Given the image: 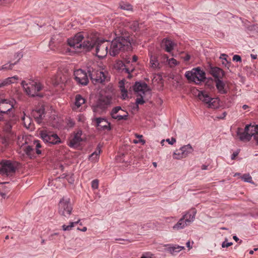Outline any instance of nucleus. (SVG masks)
<instances>
[{"instance_id":"obj_9","label":"nucleus","mask_w":258,"mask_h":258,"mask_svg":"<svg viewBox=\"0 0 258 258\" xmlns=\"http://www.w3.org/2000/svg\"><path fill=\"white\" fill-rule=\"evenodd\" d=\"M39 135L44 142L50 144L56 145L61 143V141L58 135L52 132L43 129L39 131Z\"/></svg>"},{"instance_id":"obj_16","label":"nucleus","mask_w":258,"mask_h":258,"mask_svg":"<svg viewBox=\"0 0 258 258\" xmlns=\"http://www.w3.org/2000/svg\"><path fill=\"white\" fill-rule=\"evenodd\" d=\"M82 132L81 131H78L74 135L73 138L71 140L69 146L71 147L76 148L78 147L80 143L85 140V137H82Z\"/></svg>"},{"instance_id":"obj_57","label":"nucleus","mask_w":258,"mask_h":258,"mask_svg":"<svg viewBox=\"0 0 258 258\" xmlns=\"http://www.w3.org/2000/svg\"><path fill=\"white\" fill-rule=\"evenodd\" d=\"M186 245L188 248L189 249H190L192 247V245H191V244H190V241H187L186 243Z\"/></svg>"},{"instance_id":"obj_32","label":"nucleus","mask_w":258,"mask_h":258,"mask_svg":"<svg viewBox=\"0 0 258 258\" xmlns=\"http://www.w3.org/2000/svg\"><path fill=\"white\" fill-rule=\"evenodd\" d=\"M149 56L150 57V67L153 69H156L158 68L159 63L157 60V57L155 55H153L151 52L149 53Z\"/></svg>"},{"instance_id":"obj_45","label":"nucleus","mask_w":258,"mask_h":258,"mask_svg":"<svg viewBox=\"0 0 258 258\" xmlns=\"http://www.w3.org/2000/svg\"><path fill=\"white\" fill-rule=\"evenodd\" d=\"M14 64V63H7L2 67L1 70H11Z\"/></svg>"},{"instance_id":"obj_5","label":"nucleus","mask_w":258,"mask_h":258,"mask_svg":"<svg viewBox=\"0 0 258 258\" xmlns=\"http://www.w3.org/2000/svg\"><path fill=\"white\" fill-rule=\"evenodd\" d=\"M197 97L204 103L207 107L212 109H218L221 107V101L218 97L212 98L205 91H199Z\"/></svg>"},{"instance_id":"obj_58","label":"nucleus","mask_w":258,"mask_h":258,"mask_svg":"<svg viewBox=\"0 0 258 258\" xmlns=\"http://www.w3.org/2000/svg\"><path fill=\"white\" fill-rule=\"evenodd\" d=\"M0 196H1L3 198H6V194L4 192H0Z\"/></svg>"},{"instance_id":"obj_54","label":"nucleus","mask_w":258,"mask_h":258,"mask_svg":"<svg viewBox=\"0 0 258 258\" xmlns=\"http://www.w3.org/2000/svg\"><path fill=\"white\" fill-rule=\"evenodd\" d=\"M239 154V152L238 151H235L233 153V154L231 155V158L232 160H234L235 159V158L236 157V156L238 155Z\"/></svg>"},{"instance_id":"obj_49","label":"nucleus","mask_w":258,"mask_h":258,"mask_svg":"<svg viewBox=\"0 0 258 258\" xmlns=\"http://www.w3.org/2000/svg\"><path fill=\"white\" fill-rule=\"evenodd\" d=\"M232 244V242H229L227 240H225L222 243V247H228L231 246Z\"/></svg>"},{"instance_id":"obj_22","label":"nucleus","mask_w":258,"mask_h":258,"mask_svg":"<svg viewBox=\"0 0 258 258\" xmlns=\"http://www.w3.org/2000/svg\"><path fill=\"white\" fill-rule=\"evenodd\" d=\"M32 115L35 119L36 121L40 123L44 117V108L43 107L38 109L34 110L32 111Z\"/></svg>"},{"instance_id":"obj_41","label":"nucleus","mask_w":258,"mask_h":258,"mask_svg":"<svg viewBox=\"0 0 258 258\" xmlns=\"http://www.w3.org/2000/svg\"><path fill=\"white\" fill-rule=\"evenodd\" d=\"M34 144L36 146V152L37 154L39 155L41 153V150L39 149L41 148V145L40 143V141L38 140H35L34 141Z\"/></svg>"},{"instance_id":"obj_4","label":"nucleus","mask_w":258,"mask_h":258,"mask_svg":"<svg viewBox=\"0 0 258 258\" xmlns=\"http://www.w3.org/2000/svg\"><path fill=\"white\" fill-rule=\"evenodd\" d=\"M134 90L137 97L136 104H143L151 96V91L145 83L136 82Z\"/></svg>"},{"instance_id":"obj_7","label":"nucleus","mask_w":258,"mask_h":258,"mask_svg":"<svg viewBox=\"0 0 258 258\" xmlns=\"http://www.w3.org/2000/svg\"><path fill=\"white\" fill-rule=\"evenodd\" d=\"M185 76L188 81L193 82L196 84H200L206 79L205 72L199 67L194 68L190 71L186 72Z\"/></svg>"},{"instance_id":"obj_50","label":"nucleus","mask_w":258,"mask_h":258,"mask_svg":"<svg viewBox=\"0 0 258 258\" xmlns=\"http://www.w3.org/2000/svg\"><path fill=\"white\" fill-rule=\"evenodd\" d=\"M153 255L150 253H146L144 254L141 258H154Z\"/></svg>"},{"instance_id":"obj_48","label":"nucleus","mask_w":258,"mask_h":258,"mask_svg":"<svg viewBox=\"0 0 258 258\" xmlns=\"http://www.w3.org/2000/svg\"><path fill=\"white\" fill-rule=\"evenodd\" d=\"M166 141L170 145H173L176 143V139L174 138H171V139H167Z\"/></svg>"},{"instance_id":"obj_46","label":"nucleus","mask_w":258,"mask_h":258,"mask_svg":"<svg viewBox=\"0 0 258 258\" xmlns=\"http://www.w3.org/2000/svg\"><path fill=\"white\" fill-rule=\"evenodd\" d=\"M123 116V115H125L126 116L125 117H123V118H121V120H126L127 118V117H128V112L125 111H124L123 110V111L122 112H119L118 113V114H117V116Z\"/></svg>"},{"instance_id":"obj_10","label":"nucleus","mask_w":258,"mask_h":258,"mask_svg":"<svg viewBox=\"0 0 258 258\" xmlns=\"http://www.w3.org/2000/svg\"><path fill=\"white\" fill-rule=\"evenodd\" d=\"M28 140H29V137L27 136H19L18 137L17 143L20 147V152H23L29 158L34 157V150L30 146L28 145Z\"/></svg>"},{"instance_id":"obj_40","label":"nucleus","mask_w":258,"mask_h":258,"mask_svg":"<svg viewBox=\"0 0 258 258\" xmlns=\"http://www.w3.org/2000/svg\"><path fill=\"white\" fill-rule=\"evenodd\" d=\"M241 178L242 180L245 182L251 183L252 182V177L249 174H245L241 176Z\"/></svg>"},{"instance_id":"obj_52","label":"nucleus","mask_w":258,"mask_h":258,"mask_svg":"<svg viewBox=\"0 0 258 258\" xmlns=\"http://www.w3.org/2000/svg\"><path fill=\"white\" fill-rule=\"evenodd\" d=\"M67 179L70 183H73L74 181V178L73 175L67 176Z\"/></svg>"},{"instance_id":"obj_26","label":"nucleus","mask_w":258,"mask_h":258,"mask_svg":"<svg viewBox=\"0 0 258 258\" xmlns=\"http://www.w3.org/2000/svg\"><path fill=\"white\" fill-rule=\"evenodd\" d=\"M22 120L23 122L24 126L26 128L30 130H33L34 128L32 119L29 116L24 114V115L22 117Z\"/></svg>"},{"instance_id":"obj_61","label":"nucleus","mask_w":258,"mask_h":258,"mask_svg":"<svg viewBox=\"0 0 258 258\" xmlns=\"http://www.w3.org/2000/svg\"><path fill=\"white\" fill-rule=\"evenodd\" d=\"M202 169L203 170H207L208 169V166L203 165L202 166Z\"/></svg>"},{"instance_id":"obj_13","label":"nucleus","mask_w":258,"mask_h":258,"mask_svg":"<svg viewBox=\"0 0 258 258\" xmlns=\"http://www.w3.org/2000/svg\"><path fill=\"white\" fill-rule=\"evenodd\" d=\"M16 101L13 99L4 98L0 97V118L10 112L14 107Z\"/></svg>"},{"instance_id":"obj_56","label":"nucleus","mask_w":258,"mask_h":258,"mask_svg":"<svg viewBox=\"0 0 258 258\" xmlns=\"http://www.w3.org/2000/svg\"><path fill=\"white\" fill-rule=\"evenodd\" d=\"M77 230L82 232H86L87 230L86 227H83L82 228H77Z\"/></svg>"},{"instance_id":"obj_37","label":"nucleus","mask_w":258,"mask_h":258,"mask_svg":"<svg viewBox=\"0 0 258 258\" xmlns=\"http://www.w3.org/2000/svg\"><path fill=\"white\" fill-rule=\"evenodd\" d=\"M104 109V107L100 104H96L93 106V110L95 115L102 113Z\"/></svg>"},{"instance_id":"obj_62","label":"nucleus","mask_w":258,"mask_h":258,"mask_svg":"<svg viewBox=\"0 0 258 258\" xmlns=\"http://www.w3.org/2000/svg\"><path fill=\"white\" fill-rule=\"evenodd\" d=\"M130 59H131V58L130 57H127V58H125V62L126 63H130Z\"/></svg>"},{"instance_id":"obj_12","label":"nucleus","mask_w":258,"mask_h":258,"mask_svg":"<svg viewBox=\"0 0 258 258\" xmlns=\"http://www.w3.org/2000/svg\"><path fill=\"white\" fill-rule=\"evenodd\" d=\"M90 76L94 84H102L109 80L108 73L104 69L94 70L91 72Z\"/></svg>"},{"instance_id":"obj_29","label":"nucleus","mask_w":258,"mask_h":258,"mask_svg":"<svg viewBox=\"0 0 258 258\" xmlns=\"http://www.w3.org/2000/svg\"><path fill=\"white\" fill-rule=\"evenodd\" d=\"M188 225L184 220V218H181L173 226L172 229L175 231H178L185 228Z\"/></svg>"},{"instance_id":"obj_34","label":"nucleus","mask_w":258,"mask_h":258,"mask_svg":"<svg viewBox=\"0 0 258 258\" xmlns=\"http://www.w3.org/2000/svg\"><path fill=\"white\" fill-rule=\"evenodd\" d=\"M80 222V219L78 220L76 222H70L68 225L64 224L62 226V229L63 231H70L72 228Z\"/></svg>"},{"instance_id":"obj_3","label":"nucleus","mask_w":258,"mask_h":258,"mask_svg":"<svg viewBox=\"0 0 258 258\" xmlns=\"http://www.w3.org/2000/svg\"><path fill=\"white\" fill-rule=\"evenodd\" d=\"M109 44V53L111 55L115 56L121 50L130 49L132 43L128 39L119 37L113 39Z\"/></svg>"},{"instance_id":"obj_42","label":"nucleus","mask_w":258,"mask_h":258,"mask_svg":"<svg viewBox=\"0 0 258 258\" xmlns=\"http://www.w3.org/2000/svg\"><path fill=\"white\" fill-rule=\"evenodd\" d=\"M120 7L121 9L127 10V11H131L132 10V7L131 5L128 4H122L120 5Z\"/></svg>"},{"instance_id":"obj_44","label":"nucleus","mask_w":258,"mask_h":258,"mask_svg":"<svg viewBox=\"0 0 258 258\" xmlns=\"http://www.w3.org/2000/svg\"><path fill=\"white\" fill-rule=\"evenodd\" d=\"M129 26L134 31H136L139 27V23L137 22H133L130 24Z\"/></svg>"},{"instance_id":"obj_55","label":"nucleus","mask_w":258,"mask_h":258,"mask_svg":"<svg viewBox=\"0 0 258 258\" xmlns=\"http://www.w3.org/2000/svg\"><path fill=\"white\" fill-rule=\"evenodd\" d=\"M227 55L225 54H222L220 57L221 59L224 60L227 63H228V61L226 59Z\"/></svg>"},{"instance_id":"obj_30","label":"nucleus","mask_w":258,"mask_h":258,"mask_svg":"<svg viewBox=\"0 0 258 258\" xmlns=\"http://www.w3.org/2000/svg\"><path fill=\"white\" fill-rule=\"evenodd\" d=\"M122 111H123V110L120 107L118 106V107L114 108L112 109L111 113L112 117L114 119H117V120H121V118H123V117H124L126 116L125 115L117 116V114H118V112H122Z\"/></svg>"},{"instance_id":"obj_14","label":"nucleus","mask_w":258,"mask_h":258,"mask_svg":"<svg viewBox=\"0 0 258 258\" xmlns=\"http://www.w3.org/2000/svg\"><path fill=\"white\" fill-rule=\"evenodd\" d=\"M15 167L10 161L3 160L0 162V173L9 176L14 172Z\"/></svg>"},{"instance_id":"obj_53","label":"nucleus","mask_w":258,"mask_h":258,"mask_svg":"<svg viewBox=\"0 0 258 258\" xmlns=\"http://www.w3.org/2000/svg\"><path fill=\"white\" fill-rule=\"evenodd\" d=\"M78 120L81 122H84L85 120V117L83 114H80L78 116Z\"/></svg>"},{"instance_id":"obj_51","label":"nucleus","mask_w":258,"mask_h":258,"mask_svg":"<svg viewBox=\"0 0 258 258\" xmlns=\"http://www.w3.org/2000/svg\"><path fill=\"white\" fill-rule=\"evenodd\" d=\"M233 60L235 61H241V57L238 55H234L233 57Z\"/></svg>"},{"instance_id":"obj_24","label":"nucleus","mask_w":258,"mask_h":258,"mask_svg":"<svg viewBox=\"0 0 258 258\" xmlns=\"http://www.w3.org/2000/svg\"><path fill=\"white\" fill-rule=\"evenodd\" d=\"M166 249L172 254H175L184 249V247L178 245H167Z\"/></svg>"},{"instance_id":"obj_25","label":"nucleus","mask_w":258,"mask_h":258,"mask_svg":"<svg viewBox=\"0 0 258 258\" xmlns=\"http://www.w3.org/2000/svg\"><path fill=\"white\" fill-rule=\"evenodd\" d=\"M66 77L62 76L60 73H58L56 76H53L51 78V83L54 86L64 84L65 83Z\"/></svg>"},{"instance_id":"obj_59","label":"nucleus","mask_w":258,"mask_h":258,"mask_svg":"<svg viewBox=\"0 0 258 258\" xmlns=\"http://www.w3.org/2000/svg\"><path fill=\"white\" fill-rule=\"evenodd\" d=\"M250 56L253 59H255L257 58V55L255 54H251Z\"/></svg>"},{"instance_id":"obj_11","label":"nucleus","mask_w":258,"mask_h":258,"mask_svg":"<svg viewBox=\"0 0 258 258\" xmlns=\"http://www.w3.org/2000/svg\"><path fill=\"white\" fill-rule=\"evenodd\" d=\"M73 211V205L70 198H62L58 204V213L62 216L68 218Z\"/></svg>"},{"instance_id":"obj_63","label":"nucleus","mask_w":258,"mask_h":258,"mask_svg":"<svg viewBox=\"0 0 258 258\" xmlns=\"http://www.w3.org/2000/svg\"><path fill=\"white\" fill-rule=\"evenodd\" d=\"M167 219L170 220H174V221L176 220V218L174 217H171L168 218Z\"/></svg>"},{"instance_id":"obj_6","label":"nucleus","mask_w":258,"mask_h":258,"mask_svg":"<svg viewBox=\"0 0 258 258\" xmlns=\"http://www.w3.org/2000/svg\"><path fill=\"white\" fill-rule=\"evenodd\" d=\"M94 36L97 38L93 47L95 49V54L99 58H104L109 52L108 50L109 42L100 38L97 33L94 34Z\"/></svg>"},{"instance_id":"obj_8","label":"nucleus","mask_w":258,"mask_h":258,"mask_svg":"<svg viewBox=\"0 0 258 258\" xmlns=\"http://www.w3.org/2000/svg\"><path fill=\"white\" fill-rule=\"evenodd\" d=\"M21 84L26 94L30 96H37L42 88L41 84L35 80L29 81L28 83L22 81Z\"/></svg>"},{"instance_id":"obj_43","label":"nucleus","mask_w":258,"mask_h":258,"mask_svg":"<svg viewBox=\"0 0 258 258\" xmlns=\"http://www.w3.org/2000/svg\"><path fill=\"white\" fill-rule=\"evenodd\" d=\"M99 186V181L97 179H94L91 182V187L93 189H97Z\"/></svg>"},{"instance_id":"obj_27","label":"nucleus","mask_w":258,"mask_h":258,"mask_svg":"<svg viewBox=\"0 0 258 258\" xmlns=\"http://www.w3.org/2000/svg\"><path fill=\"white\" fill-rule=\"evenodd\" d=\"M211 74L216 79H221L224 76L223 71L217 67H214L211 69Z\"/></svg>"},{"instance_id":"obj_28","label":"nucleus","mask_w":258,"mask_h":258,"mask_svg":"<svg viewBox=\"0 0 258 258\" xmlns=\"http://www.w3.org/2000/svg\"><path fill=\"white\" fill-rule=\"evenodd\" d=\"M101 151V148L98 146L96 150L89 156V160L94 163L97 162L99 160Z\"/></svg>"},{"instance_id":"obj_18","label":"nucleus","mask_w":258,"mask_h":258,"mask_svg":"<svg viewBox=\"0 0 258 258\" xmlns=\"http://www.w3.org/2000/svg\"><path fill=\"white\" fill-rule=\"evenodd\" d=\"M119 87L121 91V97L123 99H126L128 98L127 89L131 88L130 83L125 82L124 80H121L119 82Z\"/></svg>"},{"instance_id":"obj_17","label":"nucleus","mask_w":258,"mask_h":258,"mask_svg":"<svg viewBox=\"0 0 258 258\" xmlns=\"http://www.w3.org/2000/svg\"><path fill=\"white\" fill-rule=\"evenodd\" d=\"M216 87L218 92L222 94H225L228 93L229 87L226 82H224L221 79H216L215 80Z\"/></svg>"},{"instance_id":"obj_15","label":"nucleus","mask_w":258,"mask_h":258,"mask_svg":"<svg viewBox=\"0 0 258 258\" xmlns=\"http://www.w3.org/2000/svg\"><path fill=\"white\" fill-rule=\"evenodd\" d=\"M74 78L76 82L82 85H86L88 83V78L86 72L81 69L74 72Z\"/></svg>"},{"instance_id":"obj_1","label":"nucleus","mask_w":258,"mask_h":258,"mask_svg":"<svg viewBox=\"0 0 258 258\" xmlns=\"http://www.w3.org/2000/svg\"><path fill=\"white\" fill-rule=\"evenodd\" d=\"M96 39L93 33L80 32L73 37L68 39V43L71 47L76 50L83 49L90 51L93 48Z\"/></svg>"},{"instance_id":"obj_64","label":"nucleus","mask_w":258,"mask_h":258,"mask_svg":"<svg viewBox=\"0 0 258 258\" xmlns=\"http://www.w3.org/2000/svg\"><path fill=\"white\" fill-rule=\"evenodd\" d=\"M248 108V106L247 105H243L242 106V108H243L244 110H246V109H247Z\"/></svg>"},{"instance_id":"obj_47","label":"nucleus","mask_w":258,"mask_h":258,"mask_svg":"<svg viewBox=\"0 0 258 258\" xmlns=\"http://www.w3.org/2000/svg\"><path fill=\"white\" fill-rule=\"evenodd\" d=\"M50 121L52 126L56 127H58L59 125L57 124L58 122V119L57 117V118H54L53 119H51Z\"/></svg>"},{"instance_id":"obj_23","label":"nucleus","mask_w":258,"mask_h":258,"mask_svg":"<svg viewBox=\"0 0 258 258\" xmlns=\"http://www.w3.org/2000/svg\"><path fill=\"white\" fill-rule=\"evenodd\" d=\"M96 121V126L99 130L107 129L109 127V123L103 118H96L94 119Z\"/></svg>"},{"instance_id":"obj_33","label":"nucleus","mask_w":258,"mask_h":258,"mask_svg":"<svg viewBox=\"0 0 258 258\" xmlns=\"http://www.w3.org/2000/svg\"><path fill=\"white\" fill-rule=\"evenodd\" d=\"M180 148L185 158H186L189 154H191L194 151L192 146L190 144L184 145Z\"/></svg>"},{"instance_id":"obj_21","label":"nucleus","mask_w":258,"mask_h":258,"mask_svg":"<svg viewBox=\"0 0 258 258\" xmlns=\"http://www.w3.org/2000/svg\"><path fill=\"white\" fill-rule=\"evenodd\" d=\"M161 46L167 52L171 53L174 49L175 44L171 40L165 38L162 41Z\"/></svg>"},{"instance_id":"obj_60","label":"nucleus","mask_w":258,"mask_h":258,"mask_svg":"<svg viewBox=\"0 0 258 258\" xmlns=\"http://www.w3.org/2000/svg\"><path fill=\"white\" fill-rule=\"evenodd\" d=\"M138 60V57L136 55H134L133 57V61L136 62Z\"/></svg>"},{"instance_id":"obj_36","label":"nucleus","mask_w":258,"mask_h":258,"mask_svg":"<svg viewBox=\"0 0 258 258\" xmlns=\"http://www.w3.org/2000/svg\"><path fill=\"white\" fill-rule=\"evenodd\" d=\"M173 158L177 160H180L185 158L180 148L179 149H176L174 151L173 154Z\"/></svg>"},{"instance_id":"obj_38","label":"nucleus","mask_w":258,"mask_h":258,"mask_svg":"<svg viewBox=\"0 0 258 258\" xmlns=\"http://www.w3.org/2000/svg\"><path fill=\"white\" fill-rule=\"evenodd\" d=\"M164 57L167 59L168 63L170 67H174L177 66L178 63L177 61L173 58L168 59V57L166 55H164Z\"/></svg>"},{"instance_id":"obj_19","label":"nucleus","mask_w":258,"mask_h":258,"mask_svg":"<svg viewBox=\"0 0 258 258\" xmlns=\"http://www.w3.org/2000/svg\"><path fill=\"white\" fill-rule=\"evenodd\" d=\"M85 103V99L81 95L77 94L75 96L74 104L72 106L74 110L82 111V105Z\"/></svg>"},{"instance_id":"obj_35","label":"nucleus","mask_w":258,"mask_h":258,"mask_svg":"<svg viewBox=\"0 0 258 258\" xmlns=\"http://www.w3.org/2000/svg\"><path fill=\"white\" fill-rule=\"evenodd\" d=\"M114 67L119 70H125V72L128 73H129L130 71V69L126 68V66L122 61H117L114 65Z\"/></svg>"},{"instance_id":"obj_20","label":"nucleus","mask_w":258,"mask_h":258,"mask_svg":"<svg viewBox=\"0 0 258 258\" xmlns=\"http://www.w3.org/2000/svg\"><path fill=\"white\" fill-rule=\"evenodd\" d=\"M196 214V211L194 209H191L186 212L182 218H184L185 222L189 225L195 220Z\"/></svg>"},{"instance_id":"obj_39","label":"nucleus","mask_w":258,"mask_h":258,"mask_svg":"<svg viewBox=\"0 0 258 258\" xmlns=\"http://www.w3.org/2000/svg\"><path fill=\"white\" fill-rule=\"evenodd\" d=\"M135 136L139 138V140H134L133 142L134 144H138V143H141L142 145H144L146 143V141L142 139L143 136L140 135L136 134Z\"/></svg>"},{"instance_id":"obj_2","label":"nucleus","mask_w":258,"mask_h":258,"mask_svg":"<svg viewBox=\"0 0 258 258\" xmlns=\"http://www.w3.org/2000/svg\"><path fill=\"white\" fill-rule=\"evenodd\" d=\"M236 134L242 141H249L253 137V141L258 145V125L248 124L245 125L244 129L238 127Z\"/></svg>"},{"instance_id":"obj_31","label":"nucleus","mask_w":258,"mask_h":258,"mask_svg":"<svg viewBox=\"0 0 258 258\" xmlns=\"http://www.w3.org/2000/svg\"><path fill=\"white\" fill-rule=\"evenodd\" d=\"M18 81V77L16 76L9 77L4 80L0 85V87L3 86L9 85L16 83Z\"/></svg>"}]
</instances>
